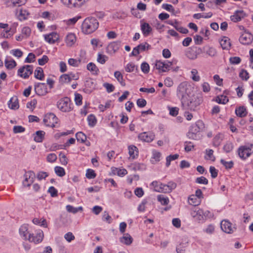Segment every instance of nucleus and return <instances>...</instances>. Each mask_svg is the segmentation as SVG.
Returning <instances> with one entry per match:
<instances>
[{"label": "nucleus", "instance_id": "f257e3e1", "mask_svg": "<svg viewBox=\"0 0 253 253\" xmlns=\"http://www.w3.org/2000/svg\"><path fill=\"white\" fill-rule=\"evenodd\" d=\"M98 22L94 17H87L83 21L82 31L84 34H90L94 32L98 27Z\"/></svg>", "mask_w": 253, "mask_h": 253}, {"label": "nucleus", "instance_id": "f03ea898", "mask_svg": "<svg viewBox=\"0 0 253 253\" xmlns=\"http://www.w3.org/2000/svg\"><path fill=\"white\" fill-rule=\"evenodd\" d=\"M191 92V86L187 82L181 83L177 87L176 95L178 98L181 100V103L187 100Z\"/></svg>", "mask_w": 253, "mask_h": 253}, {"label": "nucleus", "instance_id": "7ed1b4c3", "mask_svg": "<svg viewBox=\"0 0 253 253\" xmlns=\"http://www.w3.org/2000/svg\"><path fill=\"white\" fill-rule=\"evenodd\" d=\"M202 102V99L201 97L193 95L189 101L186 100L182 103V105L184 109L195 111Z\"/></svg>", "mask_w": 253, "mask_h": 253}, {"label": "nucleus", "instance_id": "20e7f679", "mask_svg": "<svg viewBox=\"0 0 253 253\" xmlns=\"http://www.w3.org/2000/svg\"><path fill=\"white\" fill-rule=\"evenodd\" d=\"M240 30V36L239 41L242 44H249L251 43L253 40V37L252 34L242 26L238 27Z\"/></svg>", "mask_w": 253, "mask_h": 253}, {"label": "nucleus", "instance_id": "39448f33", "mask_svg": "<svg viewBox=\"0 0 253 253\" xmlns=\"http://www.w3.org/2000/svg\"><path fill=\"white\" fill-rule=\"evenodd\" d=\"M202 53V49L197 46L188 48L185 51V56L190 60H195L199 54Z\"/></svg>", "mask_w": 253, "mask_h": 253}, {"label": "nucleus", "instance_id": "423d86ee", "mask_svg": "<svg viewBox=\"0 0 253 253\" xmlns=\"http://www.w3.org/2000/svg\"><path fill=\"white\" fill-rule=\"evenodd\" d=\"M57 106L62 112H69L71 109L70 99L64 97L60 99L57 103Z\"/></svg>", "mask_w": 253, "mask_h": 253}, {"label": "nucleus", "instance_id": "0eeeda50", "mask_svg": "<svg viewBox=\"0 0 253 253\" xmlns=\"http://www.w3.org/2000/svg\"><path fill=\"white\" fill-rule=\"evenodd\" d=\"M253 153V145L241 147L238 150V155L243 159H246Z\"/></svg>", "mask_w": 253, "mask_h": 253}, {"label": "nucleus", "instance_id": "6e6552de", "mask_svg": "<svg viewBox=\"0 0 253 253\" xmlns=\"http://www.w3.org/2000/svg\"><path fill=\"white\" fill-rule=\"evenodd\" d=\"M43 121L46 126L53 127L57 123L58 118L54 114L48 113L44 116Z\"/></svg>", "mask_w": 253, "mask_h": 253}, {"label": "nucleus", "instance_id": "1a4fd4ad", "mask_svg": "<svg viewBox=\"0 0 253 253\" xmlns=\"http://www.w3.org/2000/svg\"><path fill=\"white\" fill-rule=\"evenodd\" d=\"M33 67L32 65H26L20 68L18 71V74L23 78H27L33 73Z\"/></svg>", "mask_w": 253, "mask_h": 253}, {"label": "nucleus", "instance_id": "9d476101", "mask_svg": "<svg viewBox=\"0 0 253 253\" xmlns=\"http://www.w3.org/2000/svg\"><path fill=\"white\" fill-rule=\"evenodd\" d=\"M171 62L166 61L162 62L161 61H157L155 64L157 69L161 72H167L169 70V67L172 65Z\"/></svg>", "mask_w": 253, "mask_h": 253}, {"label": "nucleus", "instance_id": "9b49d317", "mask_svg": "<svg viewBox=\"0 0 253 253\" xmlns=\"http://www.w3.org/2000/svg\"><path fill=\"white\" fill-rule=\"evenodd\" d=\"M220 227L223 231L228 234L233 233L236 230V228L232 223L226 220H223L221 222Z\"/></svg>", "mask_w": 253, "mask_h": 253}, {"label": "nucleus", "instance_id": "f8f14e48", "mask_svg": "<svg viewBox=\"0 0 253 253\" xmlns=\"http://www.w3.org/2000/svg\"><path fill=\"white\" fill-rule=\"evenodd\" d=\"M121 42L117 41L110 43L106 47V52L111 55L115 53L119 49Z\"/></svg>", "mask_w": 253, "mask_h": 253}, {"label": "nucleus", "instance_id": "ddd939ff", "mask_svg": "<svg viewBox=\"0 0 253 253\" xmlns=\"http://www.w3.org/2000/svg\"><path fill=\"white\" fill-rule=\"evenodd\" d=\"M43 238V233L42 230H39L36 235L31 234L29 235L28 241L35 244L41 242Z\"/></svg>", "mask_w": 253, "mask_h": 253}, {"label": "nucleus", "instance_id": "4468645a", "mask_svg": "<svg viewBox=\"0 0 253 253\" xmlns=\"http://www.w3.org/2000/svg\"><path fill=\"white\" fill-rule=\"evenodd\" d=\"M15 13L17 18L21 21L27 19L30 15L29 12L23 8L16 9Z\"/></svg>", "mask_w": 253, "mask_h": 253}, {"label": "nucleus", "instance_id": "2eb2a0df", "mask_svg": "<svg viewBox=\"0 0 253 253\" xmlns=\"http://www.w3.org/2000/svg\"><path fill=\"white\" fill-rule=\"evenodd\" d=\"M35 177V173L32 171L26 172L24 174V180L23 182L24 186H29L34 182Z\"/></svg>", "mask_w": 253, "mask_h": 253}, {"label": "nucleus", "instance_id": "dca6fc26", "mask_svg": "<svg viewBox=\"0 0 253 253\" xmlns=\"http://www.w3.org/2000/svg\"><path fill=\"white\" fill-rule=\"evenodd\" d=\"M35 89L39 95H45L47 92V88L44 83H39L35 85Z\"/></svg>", "mask_w": 253, "mask_h": 253}, {"label": "nucleus", "instance_id": "f3484780", "mask_svg": "<svg viewBox=\"0 0 253 253\" xmlns=\"http://www.w3.org/2000/svg\"><path fill=\"white\" fill-rule=\"evenodd\" d=\"M155 136L153 133L144 132L139 134L138 138L143 141L150 142L154 139Z\"/></svg>", "mask_w": 253, "mask_h": 253}, {"label": "nucleus", "instance_id": "a211bd4d", "mask_svg": "<svg viewBox=\"0 0 253 253\" xmlns=\"http://www.w3.org/2000/svg\"><path fill=\"white\" fill-rule=\"evenodd\" d=\"M45 40L50 44H53L58 41L59 39V36L56 32H51L48 34L44 36Z\"/></svg>", "mask_w": 253, "mask_h": 253}, {"label": "nucleus", "instance_id": "6ab92c4d", "mask_svg": "<svg viewBox=\"0 0 253 253\" xmlns=\"http://www.w3.org/2000/svg\"><path fill=\"white\" fill-rule=\"evenodd\" d=\"M191 215L199 222L204 221L203 216V209H196L191 211Z\"/></svg>", "mask_w": 253, "mask_h": 253}, {"label": "nucleus", "instance_id": "aec40b11", "mask_svg": "<svg viewBox=\"0 0 253 253\" xmlns=\"http://www.w3.org/2000/svg\"><path fill=\"white\" fill-rule=\"evenodd\" d=\"M128 154L129 155V160H133L138 156V149L134 145H131L128 147Z\"/></svg>", "mask_w": 253, "mask_h": 253}, {"label": "nucleus", "instance_id": "412c9836", "mask_svg": "<svg viewBox=\"0 0 253 253\" xmlns=\"http://www.w3.org/2000/svg\"><path fill=\"white\" fill-rule=\"evenodd\" d=\"M162 186H163V193H169L176 188L177 185L174 182L169 181L168 184H164Z\"/></svg>", "mask_w": 253, "mask_h": 253}, {"label": "nucleus", "instance_id": "4be33fe9", "mask_svg": "<svg viewBox=\"0 0 253 253\" xmlns=\"http://www.w3.org/2000/svg\"><path fill=\"white\" fill-rule=\"evenodd\" d=\"M200 130L199 126V123L196 124L191 126L189 132L188 133V136L190 138H195L196 134L199 132Z\"/></svg>", "mask_w": 253, "mask_h": 253}, {"label": "nucleus", "instance_id": "5701e85b", "mask_svg": "<svg viewBox=\"0 0 253 253\" xmlns=\"http://www.w3.org/2000/svg\"><path fill=\"white\" fill-rule=\"evenodd\" d=\"M8 107L12 110H17L19 107L18 99L17 96H13L8 103Z\"/></svg>", "mask_w": 253, "mask_h": 253}, {"label": "nucleus", "instance_id": "b1692460", "mask_svg": "<svg viewBox=\"0 0 253 253\" xmlns=\"http://www.w3.org/2000/svg\"><path fill=\"white\" fill-rule=\"evenodd\" d=\"M76 42V37L73 33H69L66 37L65 42L68 46H73Z\"/></svg>", "mask_w": 253, "mask_h": 253}, {"label": "nucleus", "instance_id": "393cba45", "mask_svg": "<svg viewBox=\"0 0 253 253\" xmlns=\"http://www.w3.org/2000/svg\"><path fill=\"white\" fill-rule=\"evenodd\" d=\"M141 30L145 36L149 35L152 31V29L150 25L146 22L141 23Z\"/></svg>", "mask_w": 253, "mask_h": 253}, {"label": "nucleus", "instance_id": "a878e982", "mask_svg": "<svg viewBox=\"0 0 253 253\" xmlns=\"http://www.w3.org/2000/svg\"><path fill=\"white\" fill-rule=\"evenodd\" d=\"M28 225L26 224L22 225L19 228V233L23 239L28 240L29 235L28 231Z\"/></svg>", "mask_w": 253, "mask_h": 253}, {"label": "nucleus", "instance_id": "bb28decb", "mask_svg": "<svg viewBox=\"0 0 253 253\" xmlns=\"http://www.w3.org/2000/svg\"><path fill=\"white\" fill-rule=\"evenodd\" d=\"M220 44L223 49L228 50L231 46L230 39L226 37H223L220 40Z\"/></svg>", "mask_w": 253, "mask_h": 253}, {"label": "nucleus", "instance_id": "cd10ccee", "mask_svg": "<svg viewBox=\"0 0 253 253\" xmlns=\"http://www.w3.org/2000/svg\"><path fill=\"white\" fill-rule=\"evenodd\" d=\"M120 242L126 245H130L133 241L132 238L128 233L125 234L120 239Z\"/></svg>", "mask_w": 253, "mask_h": 253}, {"label": "nucleus", "instance_id": "c85d7f7f", "mask_svg": "<svg viewBox=\"0 0 253 253\" xmlns=\"http://www.w3.org/2000/svg\"><path fill=\"white\" fill-rule=\"evenodd\" d=\"M112 172L114 174H117L119 176H124L127 174V170L125 169L112 168Z\"/></svg>", "mask_w": 253, "mask_h": 253}, {"label": "nucleus", "instance_id": "c756f323", "mask_svg": "<svg viewBox=\"0 0 253 253\" xmlns=\"http://www.w3.org/2000/svg\"><path fill=\"white\" fill-rule=\"evenodd\" d=\"M201 200L194 195H191L188 198V203L190 205L196 206L201 203Z\"/></svg>", "mask_w": 253, "mask_h": 253}, {"label": "nucleus", "instance_id": "7c9ffc66", "mask_svg": "<svg viewBox=\"0 0 253 253\" xmlns=\"http://www.w3.org/2000/svg\"><path fill=\"white\" fill-rule=\"evenodd\" d=\"M45 135V132L42 130L36 131L34 134V140L37 142H41L42 141Z\"/></svg>", "mask_w": 253, "mask_h": 253}, {"label": "nucleus", "instance_id": "2f4dec72", "mask_svg": "<svg viewBox=\"0 0 253 253\" xmlns=\"http://www.w3.org/2000/svg\"><path fill=\"white\" fill-rule=\"evenodd\" d=\"M163 184V183L157 181H153L151 183V185L153 186L154 191L162 193H163V186H162Z\"/></svg>", "mask_w": 253, "mask_h": 253}, {"label": "nucleus", "instance_id": "473e14b6", "mask_svg": "<svg viewBox=\"0 0 253 253\" xmlns=\"http://www.w3.org/2000/svg\"><path fill=\"white\" fill-rule=\"evenodd\" d=\"M21 3L22 0H7L5 2V4L8 7H14L22 5Z\"/></svg>", "mask_w": 253, "mask_h": 253}, {"label": "nucleus", "instance_id": "72a5a7b5", "mask_svg": "<svg viewBox=\"0 0 253 253\" xmlns=\"http://www.w3.org/2000/svg\"><path fill=\"white\" fill-rule=\"evenodd\" d=\"M190 78L194 82H198L201 80L199 72L196 69H192L190 72Z\"/></svg>", "mask_w": 253, "mask_h": 253}, {"label": "nucleus", "instance_id": "f704fd0d", "mask_svg": "<svg viewBox=\"0 0 253 253\" xmlns=\"http://www.w3.org/2000/svg\"><path fill=\"white\" fill-rule=\"evenodd\" d=\"M114 77L122 86H125L126 83L123 78L122 74L118 71L114 72Z\"/></svg>", "mask_w": 253, "mask_h": 253}, {"label": "nucleus", "instance_id": "c9c22d12", "mask_svg": "<svg viewBox=\"0 0 253 253\" xmlns=\"http://www.w3.org/2000/svg\"><path fill=\"white\" fill-rule=\"evenodd\" d=\"M33 222L36 225H39L44 227H47L46 221L44 218L39 219L38 218H34L33 219Z\"/></svg>", "mask_w": 253, "mask_h": 253}, {"label": "nucleus", "instance_id": "e433bc0d", "mask_svg": "<svg viewBox=\"0 0 253 253\" xmlns=\"http://www.w3.org/2000/svg\"><path fill=\"white\" fill-rule=\"evenodd\" d=\"M87 69L92 73V74L97 75L98 74L99 69L95 64L90 62L87 65Z\"/></svg>", "mask_w": 253, "mask_h": 253}, {"label": "nucleus", "instance_id": "4c0bfd02", "mask_svg": "<svg viewBox=\"0 0 253 253\" xmlns=\"http://www.w3.org/2000/svg\"><path fill=\"white\" fill-rule=\"evenodd\" d=\"M188 242L181 243L176 248L177 253H185L186 249L188 247Z\"/></svg>", "mask_w": 253, "mask_h": 253}, {"label": "nucleus", "instance_id": "58836bf2", "mask_svg": "<svg viewBox=\"0 0 253 253\" xmlns=\"http://www.w3.org/2000/svg\"><path fill=\"white\" fill-rule=\"evenodd\" d=\"M71 79L68 74L62 75L59 78V82L62 84H69L71 82Z\"/></svg>", "mask_w": 253, "mask_h": 253}, {"label": "nucleus", "instance_id": "ea45409f", "mask_svg": "<svg viewBox=\"0 0 253 253\" xmlns=\"http://www.w3.org/2000/svg\"><path fill=\"white\" fill-rule=\"evenodd\" d=\"M152 157L151 162L153 164L157 163L159 162L160 160L161 154L160 152L156 151V150H153L152 151Z\"/></svg>", "mask_w": 253, "mask_h": 253}, {"label": "nucleus", "instance_id": "a19ab883", "mask_svg": "<svg viewBox=\"0 0 253 253\" xmlns=\"http://www.w3.org/2000/svg\"><path fill=\"white\" fill-rule=\"evenodd\" d=\"M35 77L36 78L42 80L43 79L44 75L43 70L41 67H38L35 71Z\"/></svg>", "mask_w": 253, "mask_h": 253}, {"label": "nucleus", "instance_id": "79ce46f5", "mask_svg": "<svg viewBox=\"0 0 253 253\" xmlns=\"http://www.w3.org/2000/svg\"><path fill=\"white\" fill-rule=\"evenodd\" d=\"M137 48H138V50L141 52L150 49L151 45L149 44L147 42H145L137 46Z\"/></svg>", "mask_w": 253, "mask_h": 253}, {"label": "nucleus", "instance_id": "37998d69", "mask_svg": "<svg viewBox=\"0 0 253 253\" xmlns=\"http://www.w3.org/2000/svg\"><path fill=\"white\" fill-rule=\"evenodd\" d=\"M5 65L7 69H11L16 66V63L13 59H6L5 60Z\"/></svg>", "mask_w": 253, "mask_h": 253}, {"label": "nucleus", "instance_id": "c03bdc74", "mask_svg": "<svg viewBox=\"0 0 253 253\" xmlns=\"http://www.w3.org/2000/svg\"><path fill=\"white\" fill-rule=\"evenodd\" d=\"M76 138L78 141L81 143H84L86 139V135L82 132H78L76 134Z\"/></svg>", "mask_w": 253, "mask_h": 253}, {"label": "nucleus", "instance_id": "a18cd8bd", "mask_svg": "<svg viewBox=\"0 0 253 253\" xmlns=\"http://www.w3.org/2000/svg\"><path fill=\"white\" fill-rule=\"evenodd\" d=\"M157 199L158 201L163 205H167L169 203V198L167 196H165L163 195H158L157 197Z\"/></svg>", "mask_w": 253, "mask_h": 253}, {"label": "nucleus", "instance_id": "49530a36", "mask_svg": "<svg viewBox=\"0 0 253 253\" xmlns=\"http://www.w3.org/2000/svg\"><path fill=\"white\" fill-rule=\"evenodd\" d=\"M215 101L219 104H225L228 102V99L227 96L221 95L217 96Z\"/></svg>", "mask_w": 253, "mask_h": 253}, {"label": "nucleus", "instance_id": "de8ad7c7", "mask_svg": "<svg viewBox=\"0 0 253 253\" xmlns=\"http://www.w3.org/2000/svg\"><path fill=\"white\" fill-rule=\"evenodd\" d=\"M87 121L88 125L90 126L93 127L96 124V119L93 115H89L87 117Z\"/></svg>", "mask_w": 253, "mask_h": 253}, {"label": "nucleus", "instance_id": "09e8293b", "mask_svg": "<svg viewBox=\"0 0 253 253\" xmlns=\"http://www.w3.org/2000/svg\"><path fill=\"white\" fill-rule=\"evenodd\" d=\"M108 57L104 54L98 53L97 55V61L101 64H104L108 60Z\"/></svg>", "mask_w": 253, "mask_h": 253}, {"label": "nucleus", "instance_id": "8fccbe9b", "mask_svg": "<svg viewBox=\"0 0 253 253\" xmlns=\"http://www.w3.org/2000/svg\"><path fill=\"white\" fill-rule=\"evenodd\" d=\"M54 171L55 173L59 176L62 177L65 174V171L64 169L61 167L56 166L54 168Z\"/></svg>", "mask_w": 253, "mask_h": 253}, {"label": "nucleus", "instance_id": "3c124183", "mask_svg": "<svg viewBox=\"0 0 253 253\" xmlns=\"http://www.w3.org/2000/svg\"><path fill=\"white\" fill-rule=\"evenodd\" d=\"M223 138V135L218 134L216 135L213 138V144L214 146H218L221 142Z\"/></svg>", "mask_w": 253, "mask_h": 253}, {"label": "nucleus", "instance_id": "603ef678", "mask_svg": "<svg viewBox=\"0 0 253 253\" xmlns=\"http://www.w3.org/2000/svg\"><path fill=\"white\" fill-rule=\"evenodd\" d=\"M137 69L135 64L133 63H128L125 67V70L127 73L132 72Z\"/></svg>", "mask_w": 253, "mask_h": 253}, {"label": "nucleus", "instance_id": "864d4df0", "mask_svg": "<svg viewBox=\"0 0 253 253\" xmlns=\"http://www.w3.org/2000/svg\"><path fill=\"white\" fill-rule=\"evenodd\" d=\"M214 230H215L214 226L212 224H209V225L207 226V227L206 228H205L203 230V231L208 234L211 235L214 233Z\"/></svg>", "mask_w": 253, "mask_h": 253}, {"label": "nucleus", "instance_id": "5fc2aeb1", "mask_svg": "<svg viewBox=\"0 0 253 253\" xmlns=\"http://www.w3.org/2000/svg\"><path fill=\"white\" fill-rule=\"evenodd\" d=\"M102 220L108 223H110L112 222V219L111 216L109 214L108 212L106 211H104L102 215Z\"/></svg>", "mask_w": 253, "mask_h": 253}, {"label": "nucleus", "instance_id": "6e6d98bb", "mask_svg": "<svg viewBox=\"0 0 253 253\" xmlns=\"http://www.w3.org/2000/svg\"><path fill=\"white\" fill-rule=\"evenodd\" d=\"M179 157L178 154L170 155L167 157L166 166L169 167L170 165V162L177 159Z\"/></svg>", "mask_w": 253, "mask_h": 253}, {"label": "nucleus", "instance_id": "4d7b16f0", "mask_svg": "<svg viewBox=\"0 0 253 253\" xmlns=\"http://www.w3.org/2000/svg\"><path fill=\"white\" fill-rule=\"evenodd\" d=\"M213 151L211 149L206 150L207 156L206 158L212 161H215V157L213 156Z\"/></svg>", "mask_w": 253, "mask_h": 253}, {"label": "nucleus", "instance_id": "13d9d810", "mask_svg": "<svg viewBox=\"0 0 253 253\" xmlns=\"http://www.w3.org/2000/svg\"><path fill=\"white\" fill-rule=\"evenodd\" d=\"M235 123V120L233 118H230L228 123V126L232 132H235L237 129L236 126L234 125Z\"/></svg>", "mask_w": 253, "mask_h": 253}, {"label": "nucleus", "instance_id": "bf43d9fd", "mask_svg": "<svg viewBox=\"0 0 253 253\" xmlns=\"http://www.w3.org/2000/svg\"><path fill=\"white\" fill-rule=\"evenodd\" d=\"M141 69L142 72H143L144 74L148 73L150 70V67L149 64L145 62H143L141 65Z\"/></svg>", "mask_w": 253, "mask_h": 253}, {"label": "nucleus", "instance_id": "052dcab7", "mask_svg": "<svg viewBox=\"0 0 253 253\" xmlns=\"http://www.w3.org/2000/svg\"><path fill=\"white\" fill-rule=\"evenodd\" d=\"M240 77L243 80L247 81L249 78V75L245 70H242L239 74Z\"/></svg>", "mask_w": 253, "mask_h": 253}, {"label": "nucleus", "instance_id": "680f3d73", "mask_svg": "<svg viewBox=\"0 0 253 253\" xmlns=\"http://www.w3.org/2000/svg\"><path fill=\"white\" fill-rule=\"evenodd\" d=\"M248 114L246 109L244 107L238 108V117H244Z\"/></svg>", "mask_w": 253, "mask_h": 253}, {"label": "nucleus", "instance_id": "e2e57ef3", "mask_svg": "<svg viewBox=\"0 0 253 253\" xmlns=\"http://www.w3.org/2000/svg\"><path fill=\"white\" fill-rule=\"evenodd\" d=\"M195 182L198 184L207 185L208 183V180L204 176H201L197 177L195 180Z\"/></svg>", "mask_w": 253, "mask_h": 253}, {"label": "nucleus", "instance_id": "0e129e2a", "mask_svg": "<svg viewBox=\"0 0 253 253\" xmlns=\"http://www.w3.org/2000/svg\"><path fill=\"white\" fill-rule=\"evenodd\" d=\"M88 0H74L73 6L79 7L84 5Z\"/></svg>", "mask_w": 253, "mask_h": 253}, {"label": "nucleus", "instance_id": "69168bd1", "mask_svg": "<svg viewBox=\"0 0 253 253\" xmlns=\"http://www.w3.org/2000/svg\"><path fill=\"white\" fill-rule=\"evenodd\" d=\"M86 177L88 179L94 178L96 177V173L94 171L91 169H88L86 173Z\"/></svg>", "mask_w": 253, "mask_h": 253}, {"label": "nucleus", "instance_id": "338daca9", "mask_svg": "<svg viewBox=\"0 0 253 253\" xmlns=\"http://www.w3.org/2000/svg\"><path fill=\"white\" fill-rule=\"evenodd\" d=\"M10 53L18 58H20L23 55V52L19 49L11 50Z\"/></svg>", "mask_w": 253, "mask_h": 253}, {"label": "nucleus", "instance_id": "774afa93", "mask_svg": "<svg viewBox=\"0 0 253 253\" xmlns=\"http://www.w3.org/2000/svg\"><path fill=\"white\" fill-rule=\"evenodd\" d=\"M68 64L73 67H78L80 64V61L74 58H70L68 60Z\"/></svg>", "mask_w": 253, "mask_h": 253}]
</instances>
